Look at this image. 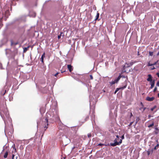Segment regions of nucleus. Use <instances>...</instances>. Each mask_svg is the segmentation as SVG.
Returning a JSON list of instances; mask_svg holds the SVG:
<instances>
[{"mask_svg":"<svg viewBox=\"0 0 159 159\" xmlns=\"http://www.w3.org/2000/svg\"><path fill=\"white\" fill-rule=\"evenodd\" d=\"M116 138L114 140V143H111L110 145L112 146H115L117 145H120L122 142L121 139H120L119 142L117 141V139H119V136L118 135L116 136Z\"/></svg>","mask_w":159,"mask_h":159,"instance_id":"nucleus-1","label":"nucleus"},{"mask_svg":"<svg viewBox=\"0 0 159 159\" xmlns=\"http://www.w3.org/2000/svg\"><path fill=\"white\" fill-rule=\"evenodd\" d=\"M127 85H125L123 87H121L119 88H117L114 92V93L116 94L120 89H123L126 87Z\"/></svg>","mask_w":159,"mask_h":159,"instance_id":"nucleus-2","label":"nucleus"},{"mask_svg":"<svg viewBox=\"0 0 159 159\" xmlns=\"http://www.w3.org/2000/svg\"><path fill=\"white\" fill-rule=\"evenodd\" d=\"M67 67L68 69L70 72H71L73 70V67L70 65H67Z\"/></svg>","mask_w":159,"mask_h":159,"instance_id":"nucleus-3","label":"nucleus"},{"mask_svg":"<svg viewBox=\"0 0 159 159\" xmlns=\"http://www.w3.org/2000/svg\"><path fill=\"white\" fill-rule=\"evenodd\" d=\"M148 78L147 79V80L148 81L152 82V77L151 75L150 74H149L148 75Z\"/></svg>","mask_w":159,"mask_h":159,"instance_id":"nucleus-4","label":"nucleus"},{"mask_svg":"<svg viewBox=\"0 0 159 159\" xmlns=\"http://www.w3.org/2000/svg\"><path fill=\"white\" fill-rule=\"evenodd\" d=\"M154 99V98L153 97L150 98L149 97H147L146 98V100L149 101H153Z\"/></svg>","mask_w":159,"mask_h":159,"instance_id":"nucleus-5","label":"nucleus"},{"mask_svg":"<svg viewBox=\"0 0 159 159\" xmlns=\"http://www.w3.org/2000/svg\"><path fill=\"white\" fill-rule=\"evenodd\" d=\"M151 83V89H152L154 86V84H155V82L154 81H153L152 82H150Z\"/></svg>","mask_w":159,"mask_h":159,"instance_id":"nucleus-6","label":"nucleus"},{"mask_svg":"<svg viewBox=\"0 0 159 159\" xmlns=\"http://www.w3.org/2000/svg\"><path fill=\"white\" fill-rule=\"evenodd\" d=\"M121 77V76L120 75H119V76L117 77V78L115 80L116 81V82H117L118 81L120 80V79Z\"/></svg>","mask_w":159,"mask_h":159,"instance_id":"nucleus-7","label":"nucleus"},{"mask_svg":"<svg viewBox=\"0 0 159 159\" xmlns=\"http://www.w3.org/2000/svg\"><path fill=\"white\" fill-rule=\"evenodd\" d=\"M8 154V152H6L4 154V158H6L7 157V155Z\"/></svg>","mask_w":159,"mask_h":159,"instance_id":"nucleus-8","label":"nucleus"},{"mask_svg":"<svg viewBox=\"0 0 159 159\" xmlns=\"http://www.w3.org/2000/svg\"><path fill=\"white\" fill-rule=\"evenodd\" d=\"M125 66H124L123 67V69L122 70V73H124L126 72L125 70Z\"/></svg>","mask_w":159,"mask_h":159,"instance_id":"nucleus-9","label":"nucleus"},{"mask_svg":"<svg viewBox=\"0 0 159 159\" xmlns=\"http://www.w3.org/2000/svg\"><path fill=\"white\" fill-rule=\"evenodd\" d=\"M99 14L98 13H97L96 16V18L95 19V20H97L98 19V18L99 17Z\"/></svg>","mask_w":159,"mask_h":159,"instance_id":"nucleus-10","label":"nucleus"},{"mask_svg":"<svg viewBox=\"0 0 159 159\" xmlns=\"http://www.w3.org/2000/svg\"><path fill=\"white\" fill-rule=\"evenodd\" d=\"M153 152V150H152L151 151H147V153L148 155H149L151 153H152Z\"/></svg>","mask_w":159,"mask_h":159,"instance_id":"nucleus-11","label":"nucleus"},{"mask_svg":"<svg viewBox=\"0 0 159 159\" xmlns=\"http://www.w3.org/2000/svg\"><path fill=\"white\" fill-rule=\"evenodd\" d=\"M154 125V122H152V124L148 125V127H149V128H150V127L152 126H153Z\"/></svg>","mask_w":159,"mask_h":159,"instance_id":"nucleus-12","label":"nucleus"},{"mask_svg":"<svg viewBox=\"0 0 159 159\" xmlns=\"http://www.w3.org/2000/svg\"><path fill=\"white\" fill-rule=\"evenodd\" d=\"M116 83H117V82H116V81L115 80L114 81H112L111 82V84H115Z\"/></svg>","mask_w":159,"mask_h":159,"instance_id":"nucleus-13","label":"nucleus"},{"mask_svg":"<svg viewBox=\"0 0 159 159\" xmlns=\"http://www.w3.org/2000/svg\"><path fill=\"white\" fill-rule=\"evenodd\" d=\"M159 146V144H157V145L154 147V150H156V149H157L158 148Z\"/></svg>","mask_w":159,"mask_h":159,"instance_id":"nucleus-14","label":"nucleus"},{"mask_svg":"<svg viewBox=\"0 0 159 159\" xmlns=\"http://www.w3.org/2000/svg\"><path fill=\"white\" fill-rule=\"evenodd\" d=\"M45 57V53L44 52L41 56V58H44Z\"/></svg>","mask_w":159,"mask_h":159,"instance_id":"nucleus-15","label":"nucleus"},{"mask_svg":"<svg viewBox=\"0 0 159 159\" xmlns=\"http://www.w3.org/2000/svg\"><path fill=\"white\" fill-rule=\"evenodd\" d=\"M29 48V47L28 48H25L24 49V52H26L28 48Z\"/></svg>","mask_w":159,"mask_h":159,"instance_id":"nucleus-16","label":"nucleus"},{"mask_svg":"<svg viewBox=\"0 0 159 159\" xmlns=\"http://www.w3.org/2000/svg\"><path fill=\"white\" fill-rule=\"evenodd\" d=\"M45 122H46V123H47V125H48V119H47V118H45Z\"/></svg>","mask_w":159,"mask_h":159,"instance_id":"nucleus-17","label":"nucleus"},{"mask_svg":"<svg viewBox=\"0 0 159 159\" xmlns=\"http://www.w3.org/2000/svg\"><path fill=\"white\" fill-rule=\"evenodd\" d=\"M149 55L151 56H152L153 55V52H149Z\"/></svg>","mask_w":159,"mask_h":159,"instance_id":"nucleus-18","label":"nucleus"},{"mask_svg":"<svg viewBox=\"0 0 159 159\" xmlns=\"http://www.w3.org/2000/svg\"><path fill=\"white\" fill-rule=\"evenodd\" d=\"M156 107V106H155L154 107H153L151 109V111H153L154 109Z\"/></svg>","mask_w":159,"mask_h":159,"instance_id":"nucleus-19","label":"nucleus"},{"mask_svg":"<svg viewBox=\"0 0 159 159\" xmlns=\"http://www.w3.org/2000/svg\"><path fill=\"white\" fill-rule=\"evenodd\" d=\"M159 61H157L156 62H154V63L152 64V66L153 65H155L157 64V63H158V62Z\"/></svg>","mask_w":159,"mask_h":159,"instance_id":"nucleus-20","label":"nucleus"},{"mask_svg":"<svg viewBox=\"0 0 159 159\" xmlns=\"http://www.w3.org/2000/svg\"><path fill=\"white\" fill-rule=\"evenodd\" d=\"M43 58H41V61L42 63H43Z\"/></svg>","mask_w":159,"mask_h":159,"instance_id":"nucleus-21","label":"nucleus"},{"mask_svg":"<svg viewBox=\"0 0 159 159\" xmlns=\"http://www.w3.org/2000/svg\"><path fill=\"white\" fill-rule=\"evenodd\" d=\"M157 88L156 87L154 89L153 92H155V91H156L157 90Z\"/></svg>","mask_w":159,"mask_h":159,"instance_id":"nucleus-22","label":"nucleus"},{"mask_svg":"<svg viewBox=\"0 0 159 159\" xmlns=\"http://www.w3.org/2000/svg\"><path fill=\"white\" fill-rule=\"evenodd\" d=\"M88 136L89 138L91 137V134H88Z\"/></svg>","mask_w":159,"mask_h":159,"instance_id":"nucleus-23","label":"nucleus"},{"mask_svg":"<svg viewBox=\"0 0 159 159\" xmlns=\"http://www.w3.org/2000/svg\"><path fill=\"white\" fill-rule=\"evenodd\" d=\"M148 66H152V64H150L149 63H148Z\"/></svg>","mask_w":159,"mask_h":159,"instance_id":"nucleus-24","label":"nucleus"},{"mask_svg":"<svg viewBox=\"0 0 159 159\" xmlns=\"http://www.w3.org/2000/svg\"><path fill=\"white\" fill-rule=\"evenodd\" d=\"M59 72H57L56 74H55L54 75V76H57V75L59 74Z\"/></svg>","mask_w":159,"mask_h":159,"instance_id":"nucleus-25","label":"nucleus"},{"mask_svg":"<svg viewBox=\"0 0 159 159\" xmlns=\"http://www.w3.org/2000/svg\"><path fill=\"white\" fill-rule=\"evenodd\" d=\"M90 79H91L92 80L93 79V77L92 75H90Z\"/></svg>","mask_w":159,"mask_h":159,"instance_id":"nucleus-26","label":"nucleus"},{"mask_svg":"<svg viewBox=\"0 0 159 159\" xmlns=\"http://www.w3.org/2000/svg\"><path fill=\"white\" fill-rule=\"evenodd\" d=\"M133 123V122H131L130 123V124H129V126H130L131 125H132V124Z\"/></svg>","mask_w":159,"mask_h":159,"instance_id":"nucleus-27","label":"nucleus"},{"mask_svg":"<svg viewBox=\"0 0 159 159\" xmlns=\"http://www.w3.org/2000/svg\"><path fill=\"white\" fill-rule=\"evenodd\" d=\"M122 139H124V135H123L121 137Z\"/></svg>","mask_w":159,"mask_h":159,"instance_id":"nucleus-28","label":"nucleus"},{"mask_svg":"<svg viewBox=\"0 0 159 159\" xmlns=\"http://www.w3.org/2000/svg\"><path fill=\"white\" fill-rule=\"evenodd\" d=\"M61 35H58V39H59L61 38Z\"/></svg>","mask_w":159,"mask_h":159,"instance_id":"nucleus-29","label":"nucleus"},{"mask_svg":"<svg viewBox=\"0 0 159 159\" xmlns=\"http://www.w3.org/2000/svg\"><path fill=\"white\" fill-rule=\"evenodd\" d=\"M157 75L158 77H159V72L157 73Z\"/></svg>","mask_w":159,"mask_h":159,"instance_id":"nucleus-30","label":"nucleus"},{"mask_svg":"<svg viewBox=\"0 0 159 159\" xmlns=\"http://www.w3.org/2000/svg\"><path fill=\"white\" fill-rule=\"evenodd\" d=\"M14 154H12V159H14Z\"/></svg>","mask_w":159,"mask_h":159,"instance_id":"nucleus-31","label":"nucleus"},{"mask_svg":"<svg viewBox=\"0 0 159 159\" xmlns=\"http://www.w3.org/2000/svg\"><path fill=\"white\" fill-rule=\"evenodd\" d=\"M154 69H155V68L154 67H153L151 68V69L152 70H153Z\"/></svg>","mask_w":159,"mask_h":159,"instance_id":"nucleus-32","label":"nucleus"},{"mask_svg":"<svg viewBox=\"0 0 159 159\" xmlns=\"http://www.w3.org/2000/svg\"><path fill=\"white\" fill-rule=\"evenodd\" d=\"M155 129L156 130H158V128L157 127H156V128H155Z\"/></svg>","mask_w":159,"mask_h":159,"instance_id":"nucleus-33","label":"nucleus"},{"mask_svg":"<svg viewBox=\"0 0 159 159\" xmlns=\"http://www.w3.org/2000/svg\"><path fill=\"white\" fill-rule=\"evenodd\" d=\"M65 71H65V70H64V71H61V73H63V72H65Z\"/></svg>","mask_w":159,"mask_h":159,"instance_id":"nucleus-34","label":"nucleus"},{"mask_svg":"<svg viewBox=\"0 0 159 159\" xmlns=\"http://www.w3.org/2000/svg\"><path fill=\"white\" fill-rule=\"evenodd\" d=\"M148 117L149 118H150V117H151V116L150 115H149Z\"/></svg>","mask_w":159,"mask_h":159,"instance_id":"nucleus-35","label":"nucleus"},{"mask_svg":"<svg viewBox=\"0 0 159 159\" xmlns=\"http://www.w3.org/2000/svg\"><path fill=\"white\" fill-rule=\"evenodd\" d=\"M159 55V52L157 54V56H158Z\"/></svg>","mask_w":159,"mask_h":159,"instance_id":"nucleus-36","label":"nucleus"},{"mask_svg":"<svg viewBox=\"0 0 159 159\" xmlns=\"http://www.w3.org/2000/svg\"><path fill=\"white\" fill-rule=\"evenodd\" d=\"M44 128H45L47 129V127H46V126H45V127H44Z\"/></svg>","mask_w":159,"mask_h":159,"instance_id":"nucleus-37","label":"nucleus"},{"mask_svg":"<svg viewBox=\"0 0 159 159\" xmlns=\"http://www.w3.org/2000/svg\"><path fill=\"white\" fill-rule=\"evenodd\" d=\"M102 145V144H101V143H99V144H98V145H100V146H101V145Z\"/></svg>","mask_w":159,"mask_h":159,"instance_id":"nucleus-38","label":"nucleus"},{"mask_svg":"<svg viewBox=\"0 0 159 159\" xmlns=\"http://www.w3.org/2000/svg\"><path fill=\"white\" fill-rule=\"evenodd\" d=\"M120 139H117V141L118 142H119V140H120Z\"/></svg>","mask_w":159,"mask_h":159,"instance_id":"nucleus-39","label":"nucleus"},{"mask_svg":"<svg viewBox=\"0 0 159 159\" xmlns=\"http://www.w3.org/2000/svg\"><path fill=\"white\" fill-rule=\"evenodd\" d=\"M131 116H132V114L131 113Z\"/></svg>","mask_w":159,"mask_h":159,"instance_id":"nucleus-40","label":"nucleus"},{"mask_svg":"<svg viewBox=\"0 0 159 159\" xmlns=\"http://www.w3.org/2000/svg\"><path fill=\"white\" fill-rule=\"evenodd\" d=\"M158 97H159V93L158 94Z\"/></svg>","mask_w":159,"mask_h":159,"instance_id":"nucleus-41","label":"nucleus"},{"mask_svg":"<svg viewBox=\"0 0 159 159\" xmlns=\"http://www.w3.org/2000/svg\"><path fill=\"white\" fill-rule=\"evenodd\" d=\"M121 77H124V76H121Z\"/></svg>","mask_w":159,"mask_h":159,"instance_id":"nucleus-42","label":"nucleus"},{"mask_svg":"<svg viewBox=\"0 0 159 159\" xmlns=\"http://www.w3.org/2000/svg\"><path fill=\"white\" fill-rule=\"evenodd\" d=\"M15 151H16V149L15 148Z\"/></svg>","mask_w":159,"mask_h":159,"instance_id":"nucleus-43","label":"nucleus"},{"mask_svg":"<svg viewBox=\"0 0 159 159\" xmlns=\"http://www.w3.org/2000/svg\"><path fill=\"white\" fill-rule=\"evenodd\" d=\"M136 123H137V122H136L135 125L136 124Z\"/></svg>","mask_w":159,"mask_h":159,"instance_id":"nucleus-44","label":"nucleus"},{"mask_svg":"<svg viewBox=\"0 0 159 159\" xmlns=\"http://www.w3.org/2000/svg\"><path fill=\"white\" fill-rule=\"evenodd\" d=\"M159 78V77H158Z\"/></svg>","mask_w":159,"mask_h":159,"instance_id":"nucleus-45","label":"nucleus"}]
</instances>
